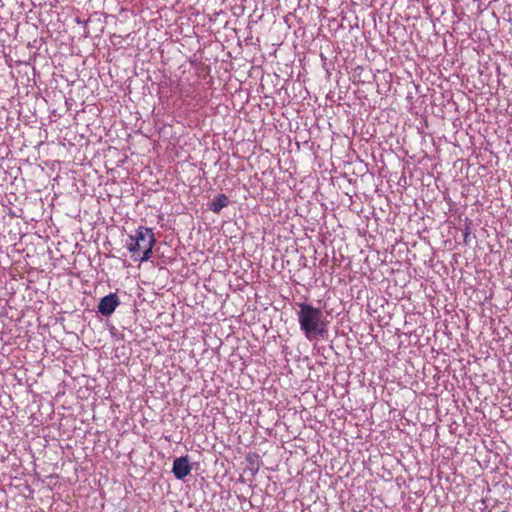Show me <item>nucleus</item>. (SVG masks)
Wrapping results in <instances>:
<instances>
[{
  "label": "nucleus",
  "mask_w": 512,
  "mask_h": 512,
  "mask_svg": "<svg viewBox=\"0 0 512 512\" xmlns=\"http://www.w3.org/2000/svg\"><path fill=\"white\" fill-rule=\"evenodd\" d=\"M298 308L297 319L305 338L312 341L324 337L328 331V321L323 311L307 303H299Z\"/></svg>",
  "instance_id": "f257e3e1"
},
{
  "label": "nucleus",
  "mask_w": 512,
  "mask_h": 512,
  "mask_svg": "<svg viewBox=\"0 0 512 512\" xmlns=\"http://www.w3.org/2000/svg\"><path fill=\"white\" fill-rule=\"evenodd\" d=\"M156 238L151 228L140 226L136 229L134 235L129 236L127 248L129 252L135 254L149 245H155Z\"/></svg>",
  "instance_id": "f03ea898"
},
{
  "label": "nucleus",
  "mask_w": 512,
  "mask_h": 512,
  "mask_svg": "<svg viewBox=\"0 0 512 512\" xmlns=\"http://www.w3.org/2000/svg\"><path fill=\"white\" fill-rule=\"evenodd\" d=\"M120 305V299L115 293L104 296L98 304V312L103 316L111 315Z\"/></svg>",
  "instance_id": "7ed1b4c3"
},
{
  "label": "nucleus",
  "mask_w": 512,
  "mask_h": 512,
  "mask_svg": "<svg viewBox=\"0 0 512 512\" xmlns=\"http://www.w3.org/2000/svg\"><path fill=\"white\" fill-rule=\"evenodd\" d=\"M172 472L179 480L188 476L191 472V465L189 463L188 456L176 458L173 462Z\"/></svg>",
  "instance_id": "20e7f679"
},
{
  "label": "nucleus",
  "mask_w": 512,
  "mask_h": 512,
  "mask_svg": "<svg viewBox=\"0 0 512 512\" xmlns=\"http://www.w3.org/2000/svg\"><path fill=\"white\" fill-rule=\"evenodd\" d=\"M229 204V199L225 194H218L209 204V209L218 214Z\"/></svg>",
  "instance_id": "39448f33"
},
{
  "label": "nucleus",
  "mask_w": 512,
  "mask_h": 512,
  "mask_svg": "<svg viewBox=\"0 0 512 512\" xmlns=\"http://www.w3.org/2000/svg\"><path fill=\"white\" fill-rule=\"evenodd\" d=\"M153 247H154V245H149V246L141 249V251L143 252L142 256L139 258V260L141 262L148 261L151 258ZM134 259L138 260V258H136L135 256H134Z\"/></svg>",
  "instance_id": "423d86ee"
}]
</instances>
